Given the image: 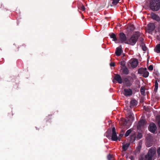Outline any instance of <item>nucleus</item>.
I'll use <instances>...</instances> for the list:
<instances>
[{"instance_id":"14","label":"nucleus","mask_w":160,"mask_h":160,"mask_svg":"<svg viewBox=\"0 0 160 160\" xmlns=\"http://www.w3.org/2000/svg\"><path fill=\"white\" fill-rule=\"evenodd\" d=\"M121 70L123 74L128 75L129 73V71L126 67H122Z\"/></svg>"},{"instance_id":"46","label":"nucleus","mask_w":160,"mask_h":160,"mask_svg":"<svg viewBox=\"0 0 160 160\" xmlns=\"http://www.w3.org/2000/svg\"><path fill=\"white\" fill-rule=\"evenodd\" d=\"M22 46H23L24 47H25V45H23Z\"/></svg>"},{"instance_id":"42","label":"nucleus","mask_w":160,"mask_h":160,"mask_svg":"<svg viewBox=\"0 0 160 160\" xmlns=\"http://www.w3.org/2000/svg\"><path fill=\"white\" fill-rule=\"evenodd\" d=\"M110 65L111 67H114L115 66V64L114 62H111L110 63Z\"/></svg>"},{"instance_id":"15","label":"nucleus","mask_w":160,"mask_h":160,"mask_svg":"<svg viewBox=\"0 0 160 160\" xmlns=\"http://www.w3.org/2000/svg\"><path fill=\"white\" fill-rule=\"evenodd\" d=\"M122 52V49L121 46L117 48L116 50L115 54L117 56H120Z\"/></svg>"},{"instance_id":"34","label":"nucleus","mask_w":160,"mask_h":160,"mask_svg":"<svg viewBox=\"0 0 160 160\" xmlns=\"http://www.w3.org/2000/svg\"><path fill=\"white\" fill-rule=\"evenodd\" d=\"M153 68V66L152 65H150L148 68V69L150 71L152 70Z\"/></svg>"},{"instance_id":"4","label":"nucleus","mask_w":160,"mask_h":160,"mask_svg":"<svg viewBox=\"0 0 160 160\" xmlns=\"http://www.w3.org/2000/svg\"><path fill=\"white\" fill-rule=\"evenodd\" d=\"M112 134L111 139L113 141H117L118 139L120 141V138L119 137L118 138L116 132L115 128L113 127L112 129Z\"/></svg>"},{"instance_id":"11","label":"nucleus","mask_w":160,"mask_h":160,"mask_svg":"<svg viewBox=\"0 0 160 160\" xmlns=\"http://www.w3.org/2000/svg\"><path fill=\"white\" fill-rule=\"evenodd\" d=\"M131 66L133 68H136L138 63V60L136 58H133L131 60Z\"/></svg>"},{"instance_id":"3","label":"nucleus","mask_w":160,"mask_h":160,"mask_svg":"<svg viewBox=\"0 0 160 160\" xmlns=\"http://www.w3.org/2000/svg\"><path fill=\"white\" fill-rule=\"evenodd\" d=\"M124 81L126 86L128 87H130L132 85L133 79L131 76H127V78H124Z\"/></svg>"},{"instance_id":"37","label":"nucleus","mask_w":160,"mask_h":160,"mask_svg":"<svg viewBox=\"0 0 160 160\" xmlns=\"http://www.w3.org/2000/svg\"><path fill=\"white\" fill-rule=\"evenodd\" d=\"M112 158V156L110 154L108 155L107 156V159L108 160H111Z\"/></svg>"},{"instance_id":"47","label":"nucleus","mask_w":160,"mask_h":160,"mask_svg":"<svg viewBox=\"0 0 160 160\" xmlns=\"http://www.w3.org/2000/svg\"><path fill=\"white\" fill-rule=\"evenodd\" d=\"M159 29H160V24L159 26Z\"/></svg>"},{"instance_id":"33","label":"nucleus","mask_w":160,"mask_h":160,"mask_svg":"<svg viewBox=\"0 0 160 160\" xmlns=\"http://www.w3.org/2000/svg\"><path fill=\"white\" fill-rule=\"evenodd\" d=\"M141 46L142 47V49L143 51H146L147 50V48L145 44H142Z\"/></svg>"},{"instance_id":"6","label":"nucleus","mask_w":160,"mask_h":160,"mask_svg":"<svg viewBox=\"0 0 160 160\" xmlns=\"http://www.w3.org/2000/svg\"><path fill=\"white\" fill-rule=\"evenodd\" d=\"M123 94L127 97H130L132 93V90L130 88H125L122 91Z\"/></svg>"},{"instance_id":"21","label":"nucleus","mask_w":160,"mask_h":160,"mask_svg":"<svg viewBox=\"0 0 160 160\" xmlns=\"http://www.w3.org/2000/svg\"><path fill=\"white\" fill-rule=\"evenodd\" d=\"M147 70L146 68H139L138 71V72L139 74H143L145 71Z\"/></svg>"},{"instance_id":"40","label":"nucleus","mask_w":160,"mask_h":160,"mask_svg":"<svg viewBox=\"0 0 160 160\" xmlns=\"http://www.w3.org/2000/svg\"><path fill=\"white\" fill-rule=\"evenodd\" d=\"M131 28L130 29L132 30H134V26L133 24H132L130 26Z\"/></svg>"},{"instance_id":"48","label":"nucleus","mask_w":160,"mask_h":160,"mask_svg":"<svg viewBox=\"0 0 160 160\" xmlns=\"http://www.w3.org/2000/svg\"><path fill=\"white\" fill-rule=\"evenodd\" d=\"M117 1H118V2H119V1L120 0H116Z\"/></svg>"},{"instance_id":"30","label":"nucleus","mask_w":160,"mask_h":160,"mask_svg":"<svg viewBox=\"0 0 160 160\" xmlns=\"http://www.w3.org/2000/svg\"><path fill=\"white\" fill-rule=\"evenodd\" d=\"M139 41L141 42V44H144L143 41L144 38L142 37H140L139 39Z\"/></svg>"},{"instance_id":"41","label":"nucleus","mask_w":160,"mask_h":160,"mask_svg":"<svg viewBox=\"0 0 160 160\" xmlns=\"http://www.w3.org/2000/svg\"><path fill=\"white\" fill-rule=\"evenodd\" d=\"M157 153L158 155H160V147H159L157 149Z\"/></svg>"},{"instance_id":"43","label":"nucleus","mask_w":160,"mask_h":160,"mask_svg":"<svg viewBox=\"0 0 160 160\" xmlns=\"http://www.w3.org/2000/svg\"><path fill=\"white\" fill-rule=\"evenodd\" d=\"M139 160H145V158L144 159L143 158H141Z\"/></svg>"},{"instance_id":"24","label":"nucleus","mask_w":160,"mask_h":160,"mask_svg":"<svg viewBox=\"0 0 160 160\" xmlns=\"http://www.w3.org/2000/svg\"><path fill=\"white\" fill-rule=\"evenodd\" d=\"M132 132V130L131 129H129L125 133L124 136L125 137H126L129 136L130 134Z\"/></svg>"},{"instance_id":"12","label":"nucleus","mask_w":160,"mask_h":160,"mask_svg":"<svg viewBox=\"0 0 160 160\" xmlns=\"http://www.w3.org/2000/svg\"><path fill=\"white\" fill-rule=\"evenodd\" d=\"M151 15L152 18L153 19L156 20L158 22L160 21V18L157 15L154 13L152 12L151 13Z\"/></svg>"},{"instance_id":"26","label":"nucleus","mask_w":160,"mask_h":160,"mask_svg":"<svg viewBox=\"0 0 160 160\" xmlns=\"http://www.w3.org/2000/svg\"><path fill=\"white\" fill-rule=\"evenodd\" d=\"M140 92L141 94L142 95H144L145 94V88L143 87H142L140 88Z\"/></svg>"},{"instance_id":"19","label":"nucleus","mask_w":160,"mask_h":160,"mask_svg":"<svg viewBox=\"0 0 160 160\" xmlns=\"http://www.w3.org/2000/svg\"><path fill=\"white\" fill-rule=\"evenodd\" d=\"M154 50L158 53H160V43L156 45Z\"/></svg>"},{"instance_id":"35","label":"nucleus","mask_w":160,"mask_h":160,"mask_svg":"<svg viewBox=\"0 0 160 160\" xmlns=\"http://www.w3.org/2000/svg\"><path fill=\"white\" fill-rule=\"evenodd\" d=\"M147 147H149L151 146L152 145V143H148V141H147L146 142Z\"/></svg>"},{"instance_id":"39","label":"nucleus","mask_w":160,"mask_h":160,"mask_svg":"<svg viewBox=\"0 0 160 160\" xmlns=\"http://www.w3.org/2000/svg\"><path fill=\"white\" fill-rule=\"evenodd\" d=\"M106 137L108 139H111V138L112 136H111L110 135L107 133V134L106 135Z\"/></svg>"},{"instance_id":"49","label":"nucleus","mask_w":160,"mask_h":160,"mask_svg":"<svg viewBox=\"0 0 160 160\" xmlns=\"http://www.w3.org/2000/svg\"><path fill=\"white\" fill-rule=\"evenodd\" d=\"M120 160H123L121 159Z\"/></svg>"},{"instance_id":"28","label":"nucleus","mask_w":160,"mask_h":160,"mask_svg":"<svg viewBox=\"0 0 160 160\" xmlns=\"http://www.w3.org/2000/svg\"><path fill=\"white\" fill-rule=\"evenodd\" d=\"M142 137V135L141 133H138L137 136V138L138 139H141Z\"/></svg>"},{"instance_id":"44","label":"nucleus","mask_w":160,"mask_h":160,"mask_svg":"<svg viewBox=\"0 0 160 160\" xmlns=\"http://www.w3.org/2000/svg\"><path fill=\"white\" fill-rule=\"evenodd\" d=\"M130 158L131 160H133V157L132 156H131L130 157Z\"/></svg>"},{"instance_id":"10","label":"nucleus","mask_w":160,"mask_h":160,"mask_svg":"<svg viewBox=\"0 0 160 160\" xmlns=\"http://www.w3.org/2000/svg\"><path fill=\"white\" fill-rule=\"evenodd\" d=\"M156 153V148H155L152 147L149 150V151L147 154L148 156L153 157Z\"/></svg>"},{"instance_id":"22","label":"nucleus","mask_w":160,"mask_h":160,"mask_svg":"<svg viewBox=\"0 0 160 160\" xmlns=\"http://www.w3.org/2000/svg\"><path fill=\"white\" fill-rule=\"evenodd\" d=\"M158 88V83L157 82V80H156L155 82V87L154 91L155 92H157Z\"/></svg>"},{"instance_id":"9","label":"nucleus","mask_w":160,"mask_h":160,"mask_svg":"<svg viewBox=\"0 0 160 160\" xmlns=\"http://www.w3.org/2000/svg\"><path fill=\"white\" fill-rule=\"evenodd\" d=\"M114 80H116L117 82L120 84H121L122 82V79L120 75L118 74H115L114 79L112 80L113 82H115Z\"/></svg>"},{"instance_id":"45","label":"nucleus","mask_w":160,"mask_h":160,"mask_svg":"<svg viewBox=\"0 0 160 160\" xmlns=\"http://www.w3.org/2000/svg\"><path fill=\"white\" fill-rule=\"evenodd\" d=\"M156 80H157V82H160V79L157 78Z\"/></svg>"},{"instance_id":"8","label":"nucleus","mask_w":160,"mask_h":160,"mask_svg":"<svg viewBox=\"0 0 160 160\" xmlns=\"http://www.w3.org/2000/svg\"><path fill=\"white\" fill-rule=\"evenodd\" d=\"M147 27V30L148 31V32L149 33L154 31L156 28L155 25L152 23H149L148 24Z\"/></svg>"},{"instance_id":"25","label":"nucleus","mask_w":160,"mask_h":160,"mask_svg":"<svg viewBox=\"0 0 160 160\" xmlns=\"http://www.w3.org/2000/svg\"><path fill=\"white\" fill-rule=\"evenodd\" d=\"M152 157L148 156L146 155L145 156V158L146 160H153L152 159Z\"/></svg>"},{"instance_id":"20","label":"nucleus","mask_w":160,"mask_h":160,"mask_svg":"<svg viewBox=\"0 0 160 160\" xmlns=\"http://www.w3.org/2000/svg\"><path fill=\"white\" fill-rule=\"evenodd\" d=\"M78 8L81 10L84 11L85 10L86 8L84 5L82 3H79L78 6Z\"/></svg>"},{"instance_id":"29","label":"nucleus","mask_w":160,"mask_h":160,"mask_svg":"<svg viewBox=\"0 0 160 160\" xmlns=\"http://www.w3.org/2000/svg\"><path fill=\"white\" fill-rule=\"evenodd\" d=\"M120 64L122 66V67H126V62L124 61H122L120 62Z\"/></svg>"},{"instance_id":"16","label":"nucleus","mask_w":160,"mask_h":160,"mask_svg":"<svg viewBox=\"0 0 160 160\" xmlns=\"http://www.w3.org/2000/svg\"><path fill=\"white\" fill-rule=\"evenodd\" d=\"M145 123V120L143 119H141L137 125V128L140 129L143 126Z\"/></svg>"},{"instance_id":"23","label":"nucleus","mask_w":160,"mask_h":160,"mask_svg":"<svg viewBox=\"0 0 160 160\" xmlns=\"http://www.w3.org/2000/svg\"><path fill=\"white\" fill-rule=\"evenodd\" d=\"M149 73L148 72V71H147V70H146L145 72H144L143 73V74H142V76L145 78H147L148 76H149Z\"/></svg>"},{"instance_id":"27","label":"nucleus","mask_w":160,"mask_h":160,"mask_svg":"<svg viewBox=\"0 0 160 160\" xmlns=\"http://www.w3.org/2000/svg\"><path fill=\"white\" fill-rule=\"evenodd\" d=\"M156 120L158 121V124L160 128V115L158 116L157 117Z\"/></svg>"},{"instance_id":"36","label":"nucleus","mask_w":160,"mask_h":160,"mask_svg":"<svg viewBox=\"0 0 160 160\" xmlns=\"http://www.w3.org/2000/svg\"><path fill=\"white\" fill-rule=\"evenodd\" d=\"M128 114L130 118H133V114L132 113H130Z\"/></svg>"},{"instance_id":"13","label":"nucleus","mask_w":160,"mask_h":160,"mask_svg":"<svg viewBox=\"0 0 160 160\" xmlns=\"http://www.w3.org/2000/svg\"><path fill=\"white\" fill-rule=\"evenodd\" d=\"M130 107L131 108L136 106L138 104L137 101L135 99H132L130 102Z\"/></svg>"},{"instance_id":"2","label":"nucleus","mask_w":160,"mask_h":160,"mask_svg":"<svg viewBox=\"0 0 160 160\" xmlns=\"http://www.w3.org/2000/svg\"><path fill=\"white\" fill-rule=\"evenodd\" d=\"M150 8L153 11H158L160 8L159 0H150Z\"/></svg>"},{"instance_id":"5","label":"nucleus","mask_w":160,"mask_h":160,"mask_svg":"<svg viewBox=\"0 0 160 160\" xmlns=\"http://www.w3.org/2000/svg\"><path fill=\"white\" fill-rule=\"evenodd\" d=\"M148 129L151 132L153 133H155L157 130V127L154 123L152 122L149 124L148 127Z\"/></svg>"},{"instance_id":"31","label":"nucleus","mask_w":160,"mask_h":160,"mask_svg":"<svg viewBox=\"0 0 160 160\" xmlns=\"http://www.w3.org/2000/svg\"><path fill=\"white\" fill-rule=\"evenodd\" d=\"M125 131L124 130H122L121 132V133L119 135V137L120 138H121L124 135V133Z\"/></svg>"},{"instance_id":"38","label":"nucleus","mask_w":160,"mask_h":160,"mask_svg":"<svg viewBox=\"0 0 160 160\" xmlns=\"http://www.w3.org/2000/svg\"><path fill=\"white\" fill-rule=\"evenodd\" d=\"M130 137L131 139H133V141H135V140H136V137L134 135L131 136Z\"/></svg>"},{"instance_id":"17","label":"nucleus","mask_w":160,"mask_h":160,"mask_svg":"<svg viewBox=\"0 0 160 160\" xmlns=\"http://www.w3.org/2000/svg\"><path fill=\"white\" fill-rule=\"evenodd\" d=\"M130 144L129 143H127L125 144L122 145V150L123 151H125L129 147Z\"/></svg>"},{"instance_id":"18","label":"nucleus","mask_w":160,"mask_h":160,"mask_svg":"<svg viewBox=\"0 0 160 160\" xmlns=\"http://www.w3.org/2000/svg\"><path fill=\"white\" fill-rule=\"evenodd\" d=\"M110 38L113 39V40L114 41H118V39L116 37V35L113 33H112L109 34Z\"/></svg>"},{"instance_id":"7","label":"nucleus","mask_w":160,"mask_h":160,"mask_svg":"<svg viewBox=\"0 0 160 160\" xmlns=\"http://www.w3.org/2000/svg\"><path fill=\"white\" fill-rule=\"evenodd\" d=\"M119 40L122 43L126 42L127 40V39L126 35L123 32H121L119 34Z\"/></svg>"},{"instance_id":"1","label":"nucleus","mask_w":160,"mask_h":160,"mask_svg":"<svg viewBox=\"0 0 160 160\" xmlns=\"http://www.w3.org/2000/svg\"><path fill=\"white\" fill-rule=\"evenodd\" d=\"M140 33L137 32L133 34L130 38H128L125 43L133 46L135 44L139 37H140Z\"/></svg>"},{"instance_id":"32","label":"nucleus","mask_w":160,"mask_h":160,"mask_svg":"<svg viewBox=\"0 0 160 160\" xmlns=\"http://www.w3.org/2000/svg\"><path fill=\"white\" fill-rule=\"evenodd\" d=\"M119 2L117 1L116 0H112V4L113 5H116Z\"/></svg>"}]
</instances>
